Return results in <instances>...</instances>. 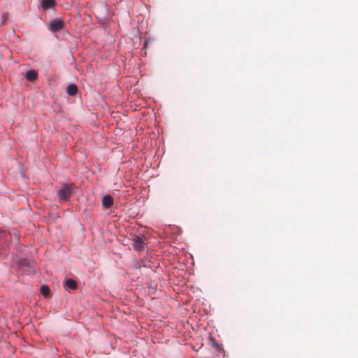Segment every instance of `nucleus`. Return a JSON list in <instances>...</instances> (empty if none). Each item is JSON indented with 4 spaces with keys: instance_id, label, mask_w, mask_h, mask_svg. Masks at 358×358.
I'll return each instance as SVG.
<instances>
[{
    "instance_id": "obj_1",
    "label": "nucleus",
    "mask_w": 358,
    "mask_h": 358,
    "mask_svg": "<svg viewBox=\"0 0 358 358\" xmlns=\"http://www.w3.org/2000/svg\"><path fill=\"white\" fill-rule=\"evenodd\" d=\"M73 185H64L61 189L58 190L57 194L60 200L66 201L69 199L72 194Z\"/></svg>"
},
{
    "instance_id": "obj_2",
    "label": "nucleus",
    "mask_w": 358,
    "mask_h": 358,
    "mask_svg": "<svg viewBox=\"0 0 358 358\" xmlns=\"http://www.w3.org/2000/svg\"><path fill=\"white\" fill-rule=\"evenodd\" d=\"M64 27V22L60 19H54L50 23V28L52 31L57 32L62 29Z\"/></svg>"
},
{
    "instance_id": "obj_3",
    "label": "nucleus",
    "mask_w": 358,
    "mask_h": 358,
    "mask_svg": "<svg viewBox=\"0 0 358 358\" xmlns=\"http://www.w3.org/2000/svg\"><path fill=\"white\" fill-rule=\"evenodd\" d=\"M19 268L24 274H30L34 271V268L26 260H22L19 264Z\"/></svg>"
},
{
    "instance_id": "obj_4",
    "label": "nucleus",
    "mask_w": 358,
    "mask_h": 358,
    "mask_svg": "<svg viewBox=\"0 0 358 358\" xmlns=\"http://www.w3.org/2000/svg\"><path fill=\"white\" fill-rule=\"evenodd\" d=\"M144 244L145 243H144V241L142 239V238H141L139 236L134 237V238L133 240L132 245L136 250H137V251L142 250L144 247Z\"/></svg>"
},
{
    "instance_id": "obj_5",
    "label": "nucleus",
    "mask_w": 358,
    "mask_h": 358,
    "mask_svg": "<svg viewBox=\"0 0 358 358\" xmlns=\"http://www.w3.org/2000/svg\"><path fill=\"white\" fill-rule=\"evenodd\" d=\"M102 205L106 208H109L113 205V198L110 195H105L102 199Z\"/></svg>"
},
{
    "instance_id": "obj_6",
    "label": "nucleus",
    "mask_w": 358,
    "mask_h": 358,
    "mask_svg": "<svg viewBox=\"0 0 358 358\" xmlns=\"http://www.w3.org/2000/svg\"><path fill=\"white\" fill-rule=\"evenodd\" d=\"M25 78L29 81H34L37 79L38 74L34 70L31 69L27 71Z\"/></svg>"
},
{
    "instance_id": "obj_7",
    "label": "nucleus",
    "mask_w": 358,
    "mask_h": 358,
    "mask_svg": "<svg viewBox=\"0 0 358 358\" xmlns=\"http://www.w3.org/2000/svg\"><path fill=\"white\" fill-rule=\"evenodd\" d=\"M55 4V0H42L41 6L43 9H49L52 8Z\"/></svg>"
},
{
    "instance_id": "obj_8",
    "label": "nucleus",
    "mask_w": 358,
    "mask_h": 358,
    "mask_svg": "<svg viewBox=\"0 0 358 358\" xmlns=\"http://www.w3.org/2000/svg\"><path fill=\"white\" fill-rule=\"evenodd\" d=\"M67 93L70 96H74L78 92V87L75 84H71L67 87Z\"/></svg>"
},
{
    "instance_id": "obj_9",
    "label": "nucleus",
    "mask_w": 358,
    "mask_h": 358,
    "mask_svg": "<svg viewBox=\"0 0 358 358\" xmlns=\"http://www.w3.org/2000/svg\"><path fill=\"white\" fill-rule=\"evenodd\" d=\"M65 285L71 289H76L78 287L77 282L74 280L70 278L66 280Z\"/></svg>"
},
{
    "instance_id": "obj_10",
    "label": "nucleus",
    "mask_w": 358,
    "mask_h": 358,
    "mask_svg": "<svg viewBox=\"0 0 358 358\" xmlns=\"http://www.w3.org/2000/svg\"><path fill=\"white\" fill-rule=\"evenodd\" d=\"M41 292L43 294V296H44L45 297H46V298L49 297L50 289L48 286L43 285L41 287Z\"/></svg>"
},
{
    "instance_id": "obj_11",
    "label": "nucleus",
    "mask_w": 358,
    "mask_h": 358,
    "mask_svg": "<svg viewBox=\"0 0 358 358\" xmlns=\"http://www.w3.org/2000/svg\"><path fill=\"white\" fill-rule=\"evenodd\" d=\"M211 343H212V346L213 348H215L217 350H221V347L220 346V345L217 343V341H215V338H210V339Z\"/></svg>"
},
{
    "instance_id": "obj_12",
    "label": "nucleus",
    "mask_w": 358,
    "mask_h": 358,
    "mask_svg": "<svg viewBox=\"0 0 358 358\" xmlns=\"http://www.w3.org/2000/svg\"><path fill=\"white\" fill-rule=\"evenodd\" d=\"M3 20H6V15L5 14L3 15Z\"/></svg>"
},
{
    "instance_id": "obj_13",
    "label": "nucleus",
    "mask_w": 358,
    "mask_h": 358,
    "mask_svg": "<svg viewBox=\"0 0 358 358\" xmlns=\"http://www.w3.org/2000/svg\"><path fill=\"white\" fill-rule=\"evenodd\" d=\"M13 233H14V234H15L17 233L15 229H13Z\"/></svg>"
}]
</instances>
